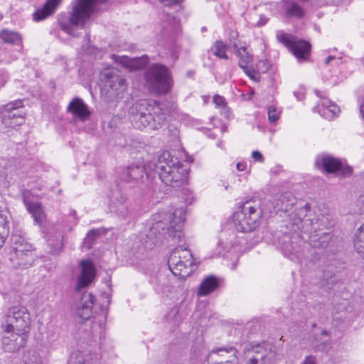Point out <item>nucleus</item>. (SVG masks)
Returning <instances> with one entry per match:
<instances>
[{"instance_id":"obj_51","label":"nucleus","mask_w":364,"mask_h":364,"mask_svg":"<svg viewBox=\"0 0 364 364\" xmlns=\"http://www.w3.org/2000/svg\"><path fill=\"white\" fill-rule=\"evenodd\" d=\"M294 95L297 99L300 100L301 97H304V92H294Z\"/></svg>"},{"instance_id":"obj_22","label":"nucleus","mask_w":364,"mask_h":364,"mask_svg":"<svg viewBox=\"0 0 364 364\" xmlns=\"http://www.w3.org/2000/svg\"><path fill=\"white\" fill-rule=\"evenodd\" d=\"M28 213L32 215L35 223L43 226L46 222V215L40 203L25 201Z\"/></svg>"},{"instance_id":"obj_39","label":"nucleus","mask_w":364,"mask_h":364,"mask_svg":"<svg viewBox=\"0 0 364 364\" xmlns=\"http://www.w3.org/2000/svg\"><path fill=\"white\" fill-rule=\"evenodd\" d=\"M109 200L114 203H117L118 202H127V197L122 191L117 187L112 190Z\"/></svg>"},{"instance_id":"obj_40","label":"nucleus","mask_w":364,"mask_h":364,"mask_svg":"<svg viewBox=\"0 0 364 364\" xmlns=\"http://www.w3.org/2000/svg\"><path fill=\"white\" fill-rule=\"evenodd\" d=\"M100 235L99 230H90L86 237L84 240L83 244L88 249H90L92 246V242Z\"/></svg>"},{"instance_id":"obj_29","label":"nucleus","mask_w":364,"mask_h":364,"mask_svg":"<svg viewBox=\"0 0 364 364\" xmlns=\"http://www.w3.org/2000/svg\"><path fill=\"white\" fill-rule=\"evenodd\" d=\"M353 243L355 251L364 257V223L355 230Z\"/></svg>"},{"instance_id":"obj_30","label":"nucleus","mask_w":364,"mask_h":364,"mask_svg":"<svg viewBox=\"0 0 364 364\" xmlns=\"http://www.w3.org/2000/svg\"><path fill=\"white\" fill-rule=\"evenodd\" d=\"M316 97L319 100L318 107H322L329 111L333 115L338 113L339 107L333 104L326 95L325 92H316Z\"/></svg>"},{"instance_id":"obj_33","label":"nucleus","mask_w":364,"mask_h":364,"mask_svg":"<svg viewBox=\"0 0 364 364\" xmlns=\"http://www.w3.org/2000/svg\"><path fill=\"white\" fill-rule=\"evenodd\" d=\"M0 38L6 43L18 45L21 43V38L18 33L6 29L0 32Z\"/></svg>"},{"instance_id":"obj_15","label":"nucleus","mask_w":364,"mask_h":364,"mask_svg":"<svg viewBox=\"0 0 364 364\" xmlns=\"http://www.w3.org/2000/svg\"><path fill=\"white\" fill-rule=\"evenodd\" d=\"M301 240L298 235L285 234L279 238L278 245L284 255L291 260L299 257Z\"/></svg>"},{"instance_id":"obj_45","label":"nucleus","mask_w":364,"mask_h":364,"mask_svg":"<svg viewBox=\"0 0 364 364\" xmlns=\"http://www.w3.org/2000/svg\"><path fill=\"white\" fill-rule=\"evenodd\" d=\"M300 364H317L316 358L312 355H307Z\"/></svg>"},{"instance_id":"obj_31","label":"nucleus","mask_w":364,"mask_h":364,"mask_svg":"<svg viewBox=\"0 0 364 364\" xmlns=\"http://www.w3.org/2000/svg\"><path fill=\"white\" fill-rule=\"evenodd\" d=\"M173 218L170 221V228L175 231L180 230L186 220V213L183 209H177L172 213Z\"/></svg>"},{"instance_id":"obj_50","label":"nucleus","mask_w":364,"mask_h":364,"mask_svg":"<svg viewBox=\"0 0 364 364\" xmlns=\"http://www.w3.org/2000/svg\"><path fill=\"white\" fill-rule=\"evenodd\" d=\"M334 59H335L334 56L329 55L328 57L326 58V59L325 60V63L326 65H328L332 60H334Z\"/></svg>"},{"instance_id":"obj_56","label":"nucleus","mask_w":364,"mask_h":364,"mask_svg":"<svg viewBox=\"0 0 364 364\" xmlns=\"http://www.w3.org/2000/svg\"><path fill=\"white\" fill-rule=\"evenodd\" d=\"M228 185H225V188L226 190H228Z\"/></svg>"},{"instance_id":"obj_37","label":"nucleus","mask_w":364,"mask_h":364,"mask_svg":"<svg viewBox=\"0 0 364 364\" xmlns=\"http://www.w3.org/2000/svg\"><path fill=\"white\" fill-rule=\"evenodd\" d=\"M282 113V109L275 105H270L267 107L268 120L271 123L277 122Z\"/></svg>"},{"instance_id":"obj_23","label":"nucleus","mask_w":364,"mask_h":364,"mask_svg":"<svg viewBox=\"0 0 364 364\" xmlns=\"http://www.w3.org/2000/svg\"><path fill=\"white\" fill-rule=\"evenodd\" d=\"M304 225L307 227L310 225V228H306V231L309 232V234L316 233V235H318L317 233L319 231H321L324 229H328V225H329L328 219L327 217L324 215H321L318 218L314 219H306L304 220Z\"/></svg>"},{"instance_id":"obj_12","label":"nucleus","mask_w":364,"mask_h":364,"mask_svg":"<svg viewBox=\"0 0 364 364\" xmlns=\"http://www.w3.org/2000/svg\"><path fill=\"white\" fill-rule=\"evenodd\" d=\"M126 79L114 69H105L99 75L100 91H124L126 90Z\"/></svg>"},{"instance_id":"obj_20","label":"nucleus","mask_w":364,"mask_h":364,"mask_svg":"<svg viewBox=\"0 0 364 364\" xmlns=\"http://www.w3.org/2000/svg\"><path fill=\"white\" fill-rule=\"evenodd\" d=\"M61 1L62 0H47L41 8L33 13V19L35 21H41L53 15Z\"/></svg>"},{"instance_id":"obj_41","label":"nucleus","mask_w":364,"mask_h":364,"mask_svg":"<svg viewBox=\"0 0 364 364\" xmlns=\"http://www.w3.org/2000/svg\"><path fill=\"white\" fill-rule=\"evenodd\" d=\"M7 232L6 218L0 214V247H1L5 242V235Z\"/></svg>"},{"instance_id":"obj_14","label":"nucleus","mask_w":364,"mask_h":364,"mask_svg":"<svg viewBox=\"0 0 364 364\" xmlns=\"http://www.w3.org/2000/svg\"><path fill=\"white\" fill-rule=\"evenodd\" d=\"M80 272L77 277L75 287V291H80L87 287L95 279L96 269L90 259H82L80 262Z\"/></svg>"},{"instance_id":"obj_17","label":"nucleus","mask_w":364,"mask_h":364,"mask_svg":"<svg viewBox=\"0 0 364 364\" xmlns=\"http://www.w3.org/2000/svg\"><path fill=\"white\" fill-rule=\"evenodd\" d=\"M144 173L149 177V173L146 171L144 166L132 164L121 171L119 178L122 181L127 183H137L143 178Z\"/></svg>"},{"instance_id":"obj_3","label":"nucleus","mask_w":364,"mask_h":364,"mask_svg":"<svg viewBox=\"0 0 364 364\" xmlns=\"http://www.w3.org/2000/svg\"><path fill=\"white\" fill-rule=\"evenodd\" d=\"M107 1V0H76L69 18L59 21L61 29L70 35L75 36V27H84L97 6Z\"/></svg>"},{"instance_id":"obj_53","label":"nucleus","mask_w":364,"mask_h":364,"mask_svg":"<svg viewBox=\"0 0 364 364\" xmlns=\"http://www.w3.org/2000/svg\"><path fill=\"white\" fill-rule=\"evenodd\" d=\"M321 334L324 335V336H328V332L327 331H326V330H323L322 332H321Z\"/></svg>"},{"instance_id":"obj_55","label":"nucleus","mask_w":364,"mask_h":364,"mask_svg":"<svg viewBox=\"0 0 364 364\" xmlns=\"http://www.w3.org/2000/svg\"><path fill=\"white\" fill-rule=\"evenodd\" d=\"M51 89H55V85H51Z\"/></svg>"},{"instance_id":"obj_26","label":"nucleus","mask_w":364,"mask_h":364,"mask_svg":"<svg viewBox=\"0 0 364 364\" xmlns=\"http://www.w3.org/2000/svg\"><path fill=\"white\" fill-rule=\"evenodd\" d=\"M219 282L218 278L215 276L210 275L201 282L198 294L200 296H206L215 290Z\"/></svg>"},{"instance_id":"obj_11","label":"nucleus","mask_w":364,"mask_h":364,"mask_svg":"<svg viewBox=\"0 0 364 364\" xmlns=\"http://www.w3.org/2000/svg\"><path fill=\"white\" fill-rule=\"evenodd\" d=\"M277 41L288 48L292 54L299 60H306L311 50V45L305 41H293L291 36L284 31H278L276 35Z\"/></svg>"},{"instance_id":"obj_4","label":"nucleus","mask_w":364,"mask_h":364,"mask_svg":"<svg viewBox=\"0 0 364 364\" xmlns=\"http://www.w3.org/2000/svg\"><path fill=\"white\" fill-rule=\"evenodd\" d=\"M262 211L259 205L246 201L232 215L235 229L241 232L254 230L260 224Z\"/></svg>"},{"instance_id":"obj_8","label":"nucleus","mask_w":364,"mask_h":364,"mask_svg":"<svg viewBox=\"0 0 364 364\" xmlns=\"http://www.w3.org/2000/svg\"><path fill=\"white\" fill-rule=\"evenodd\" d=\"M145 78L156 91H168L173 86L168 68L161 64H153L146 72Z\"/></svg>"},{"instance_id":"obj_2","label":"nucleus","mask_w":364,"mask_h":364,"mask_svg":"<svg viewBox=\"0 0 364 364\" xmlns=\"http://www.w3.org/2000/svg\"><path fill=\"white\" fill-rule=\"evenodd\" d=\"M155 171L161 181L173 188L183 186L187 180V171L177 157L168 151H164L154 164Z\"/></svg>"},{"instance_id":"obj_27","label":"nucleus","mask_w":364,"mask_h":364,"mask_svg":"<svg viewBox=\"0 0 364 364\" xmlns=\"http://www.w3.org/2000/svg\"><path fill=\"white\" fill-rule=\"evenodd\" d=\"M228 46L224 43L222 41H216L213 43L211 48L208 50V59L210 58V55H215L219 59L228 60V56L227 55Z\"/></svg>"},{"instance_id":"obj_49","label":"nucleus","mask_w":364,"mask_h":364,"mask_svg":"<svg viewBox=\"0 0 364 364\" xmlns=\"http://www.w3.org/2000/svg\"><path fill=\"white\" fill-rule=\"evenodd\" d=\"M255 92H247L246 94H242V97L243 100H250L252 99V96H253V94Z\"/></svg>"},{"instance_id":"obj_35","label":"nucleus","mask_w":364,"mask_h":364,"mask_svg":"<svg viewBox=\"0 0 364 364\" xmlns=\"http://www.w3.org/2000/svg\"><path fill=\"white\" fill-rule=\"evenodd\" d=\"M237 55L240 58L239 65L242 68V65H249L252 61V55L247 51V48L242 47L237 50Z\"/></svg>"},{"instance_id":"obj_21","label":"nucleus","mask_w":364,"mask_h":364,"mask_svg":"<svg viewBox=\"0 0 364 364\" xmlns=\"http://www.w3.org/2000/svg\"><path fill=\"white\" fill-rule=\"evenodd\" d=\"M34 253H10L9 259L14 267L27 269L32 266L35 261Z\"/></svg>"},{"instance_id":"obj_32","label":"nucleus","mask_w":364,"mask_h":364,"mask_svg":"<svg viewBox=\"0 0 364 364\" xmlns=\"http://www.w3.org/2000/svg\"><path fill=\"white\" fill-rule=\"evenodd\" d=\"M23 364H42V358L38 350L28 349L23 355Z\"/></svg>"},{"instance_id":"obj_47","label":"nucleus","mask_w":364,"mask_h":364,"mask_svg":"<svg viewBox=\"0 0 364 364\" xmlns=\"http://www.w3.org/2000/svg\"><path fill=\"white\" fill-rule=\"evenodd\" d=\"M178 311L177 308H173L170 312L168 314L167 317L168 318H174L176 314H178Z\"/></svg>"},{"instance_id":"obj_9","label":"nucleus","mask_w":364,"mask_h":364,"mask_svg":"<svg viewBox=\"0 0 364 364\" xmlns=\"http://www.w3.org/2000/svg\"><path fill=\"white\" fill-rule=\"evenodd\" d=\"M23 107L21 100L7 103L0 107V122L4 127H15L24 122L26 113L19 109Z\"/></svg>"},{"instance_id":"obj_10","label":"nucleus","mask_w":364,"mask_h":364,"mask_svg":"<svg viewBox=\"0 0 364 364\" xmlns=\"http://www.w3.org/2000/svg\"><path fill=\"white\" fill-rule=\"evenodd\" d=\"M314 164L324 173H338L344 177L350 176L353 172L350 166L343 165L340 159L326 154L318 155Z\"/></svg>"},{"instance_id":"obj_25","label":"nucleus","mask_w":364,"mask_h":364,"mask_svg":"<svg viewBox=\"0 0 364 364\" xmlns=\"http://www.w3.org/2000/svg\"><path fill=\"white\" fill-rule=\"evenodd\" d=\"M13 247L10 253H34L32 245L28 242L25 238L18 235L12 237Z\"/></svg>"},{"instance_id":"obj_18","label":"nucleus","mask_w":364,"mask_h":364,"mask_svg":"<svg viewBox=\"0 0 364 364\" xmlns=\"http://www.w3.org/2000/svg\"><path fill=\"white\" fill-rule=\"evenodd\" d=\"M67 111L82 122L89 119L90 112L87 106L80 98L73 99L68 105Z\"/></svg>"},{"instance_id":"obj_7","label":"nucleus","mask_w":364,"mask_h":364,"mask_svg":"<svg viewBox=\"0 0 364 364\" xmlns=\"http://www.w3.org/2000/svg\"><path fill=\"white\" fill-rule=\"evenodd\" d=\"M277 356L276 346L269 342L250 344L247 348V364H274Z\"/></svg>"},{"instance_id":"obj_5","label":"nucleus","mask_w":364,"mask_h":364,"mask_svg":"<svg viewBox=\"0 0 364 364\" xmlns=\"http://www.w3.org/2000/svg\"><path fill=\"white\" fill-rule=\"evenodd\" d=\"M170 270L181 279L189 277L195 270L193 255L189 250L179 246L175 248L168 259Z\"/></svg>"},{"instance_id":"obj_1","label":"nucleus","mask_w":364,"mask_h":364,"mask_svg":"<svg viewBox=\"0 0 364 364\" xmlns=\"http://www.w3.org/2000/svg\"><path fill=\"white\" fill-rule=\"evenodd\" d=\"M135 107L136 112L132 121L134 126L139 129L146 127L151 130L160 129L169 113L164 102L155 100H141L136 104Z\"/></svg>"},{"instance_id":"obj_24","label":"nucleus","mask_w":364,"mask_h":364,"mask_svg":"<svg viewBox=\"0 0 364 364\" xmlns=\"http://www.w3.org/2000/svg\"><path fill=\"white\" fill-rule=\"evenodd\" d=\"M94 296L90 293H85L82 298L81 306L77 309V314L82 320H87L92 315Z\"/></svg>"},{"instance_id":"obj_54","label":"nucleus","mask_w":364,"mask_h":364,"mask_svg":"<svg viewBox=\"0 0 364 364\" xmlns=\"http://www.w3.org/2000/svg\"><path fill=\"white\" fill-rule=\"evenodd\" d=\"M289 209V204L285 206V210H287Z\"/></svg>"},{"instance_id":"obj_19","label":"nucleus","mask_w":364,"mask_h":364,"mask_svg":"<svg viewBox=\"0 0 364 364\" xmlns=\"http://www.w3.org/2000/svg\"><path fill=\"white\" fill-rule=\"evenodd\" d=\"M116 60L130 70H136L144 68L149 63L148 55H144L139 58H129L127 56H115Z\"/></svg>"},{"instance_id":"obj_36","label":"nucleus","mask_w":364,"mask_h":364,"mask_svg":"<svg viewBox=\"0 0 364 364\" xmlns=\"http://www.w3.org/2000/svg\"><path fill=\"white\" fill-rule=\"evenodd\" d=\"M213 100L215 106L222 109L223 114L225 115V117H229L230 111L227 107V103L225 102V98L219 95H215L213 97Z\"/></svg>"},{"instance_id":"obj_16","label":"nucleus","mask_w":364,"mask_h":364,"mask_svg":"<svg viewBox=\"0 0 364 364\" xmlns=\"http://www.w3.org/2000/svg\"><path fill=\"white\" fill-rule=\"evenodd\" d=\"M223 353H232L231 358L226 360L225 362V364H236L237 363V359L236 357L237 350L235 348L232 347L213 349L207 355L205 361L208 364H223L224 361L223 359Z\"/></svg>"},{"instance_id":"obj_42","label":"nucleus","mask_w":364,"mask_h":364,"mask_svg":"<svg viewBox=\"0 0 364 364\" xmlns=\"http://www.w3.org/2000/svg\"><path fill=\"white\" fill-rule=\"evenodd\" d=\"M242 70L252 80L254 81H259L260 78V74L259 71L252 68L249 65L246 66L242 65Z\"/></svg>"},{"instance_id":"obj_28","label":"nucleus","mask_w":364,"mask_h":364,"mask_svg":"<svg viewBox=\"0 0 364 364\" xmlns=\"http://www.w3.org/2000/svg\"><path fill=\"white\" fill-rule=\"evenodd\" d=\"M284 12L288 17L301 18L304 16V11L301 6L292 1H284Z\"/></svg>"},{"instance_id":"obj_38","label":"nucleus","mask_w":364,"mask_h":364,"mask_svg":"<svg viewBox=\"0 0 364 364\" xmlns=\"http://www.w3.org/2000/svg\"><path fill=\"white\" fill-rule=\"evenodd\" d=\"M312 348L315 352L328 353L332 349V343L330 340L328 339L318 343H314Z\"/></svg>"},{"instance_id":"obj_43","label":"nucleus","mask_w":364,"mask_h":364,"mask_svg":"<svg viewBox=\"0 0 364 364\" xmlns=\"http://www.w3.org/2000/svg\"><path fill=\"white\" fill-rule=\"evenodd\" d=\"M221 242L223 243V245H224V248L225 249H228L231 247H233L238 243L235 236V234L232 232H230L229 234L228 238H226L225 240L222 239Z\"/></svg>"},{"instance_id":"obj_6","label":"nucleus","mask_w":364,"mask_h":364,"mask_svg":"<svg viewBox=\"0 0 364 364\" xmlns=\"http://www.w3.org/2000/svg\"><path fill=\"white\" fill-rule=\"evenodd\" d=\"M30 325L31 316L28 309L25 306H15L7 311L1 328L2 331L14 330L28 334Z\"/></svg>"},{"instance_id":"obj_46","label":"nucleus","mask_w":364,"mask_h":364,"mask_svg":"<svg viewBox=\"0 0 364 364\" xmlns=\"http://www.w3.org/2000/svg\"><path fill=\"white\" fill-rule=\"evenodd\" d=\"M252 158L255 161L258 162H263L264 157L262 154V153L259 151H254L252 153Z\"/></svg>"},{"instance_id":"obj_44","label":"nucleus","mask_w":364,"mask_h":364,"mask_svg":"<svg viewBox=\"0 0 364 364\" xmlns=\"http://www.w3.org/2000/svg\"><path fill=\"white\" fill-rule=\"evenodd\" d=\"M269 68V64L267 60H259L257 64V70L260 73H266Z\"/></svg>"},{"instance_id":"obj_48","label":"nucleus","mask_w":364,"mask_h":364,"mask_svg":"<svg viewBox=\"0 0 364 364\" xmlns=\"http://www.w3.org/2000/svg\"><path fill=\"white\" fill-rule=\"evenodd\" d=\"M246 164L245 162H238L237 164V169L240 171H243L246 168Z\"/></svg>"},{"instance_id":"obj_34","label":"nucleus","mask_w":364,"mask_h":364,"mask_svg":"<svg viewBox=\"0 0 364 364\" xmlns=\"http://www.w3.org/2000/svg\"><path fill=\"white\" fill-rule=\"evenodd\" d=\"M109 209L111 212L115 213L122 218H125L129 212L127 202H118L117 203L110 202Z\"/></svg>"},{"instance_id":"obj_52","label":"nucleus","mask_w":364,"mask_h":364,"mask_svg":"<svg viewBox=\"0 0 364 364\" xmlns=\"http://www.w3.org/2000/svg\"><path fill=\"white\" fill-rule=\"evenodd\" d=\"M266 22H267V19L263 20V18H261L260 21L257 23V24L259 26H263V25H264L266 23Z\"/></svg>"},{"instance_id":"obj_13","label":"nucleus","mask_w":364,"mask_h":364,"mask_svg":"<svg viewBox=\"0 0 364 364\" xmlns=\"http://www.w3.org/2000/svg\"><path fill=\"white\" fill-rule=\"evenodd\" d=\"M1 338L3 349L6 352L14 353L23 348L28 339V334L14 330L2 331Z\"/></svg>"}]
</instances>
